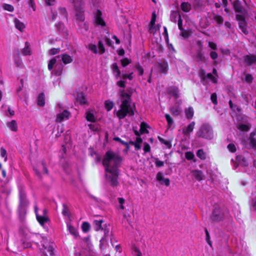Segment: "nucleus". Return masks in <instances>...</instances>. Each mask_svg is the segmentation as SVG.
Instances as JSON below:
<instances>
[{
  "instance_id": "54",
  "label": "nucleus",
  "mask_w": 256,
  "mask_h": 256,
  "mask_svg": "<svg viewBox=\"0 0 256 256\" xmlns=\"http://www.w3.org/2000/svg\"><path fill=\"white\" fill-rule=\"evenodd\" d=\"M94 124H88V126L89 128L92 132H96L98 129V125L94 124V122H93Z\"/></svg>"
},
{
  "instance_id": "43",
  "label": "nucleus",
  "mask_w": 256,
  "mask_h": 256,
  "mask_svg": "<svg viewBox=\"0 0 256 256\" xmlns=\"http://www.w3.org/2000/svg\"><path fill=\"white\" fill-rule=\"evenodd\" d=\"M102 222L103 220L102 219L94 220L93 224L94 226V228L96 230L98 231L100 230Z\"/></svg>"
},
{
  "instance_id": "19",
  "label": "nucleus",
  "mask_w": 256,
  "mask_h": 256,
  "mask_svg": "<svg viewBox=\"0 0 256 256\" xmlns=\"http://www.w3.org/2000/svg\"><path fill=\"white\" fill-rule=\"evenodd\" d=\"M39 168H34V170L36 172L38 176H40L41 174H48V170L46 168V164L44 162H42L38 166Z\"/></svg>"
},
{
  "instance_id": "46",
  "label": "nucleus",
  "mask_w": 256,
  "mask_h": 256,
  "mask_svg": "<svg viewBox=\"0 0 256 256\" xmlns=\"http://www.w3.org/2000/svg\"><path fill=\"white\" fill-rule=\"evenodd\" d=\"M114 106V102L110 100H106L104 102V106L107 111H110L112 110Z\"/></svg>"
},
{
  "instance_id": "30",
  "label": "nucleus",
  "mask_w": 256,
  "mask_h": 256,
  "mask_svg": "<svg viewBox=\"0 0 256 256\" xmlns=\"http://www.w3.org/2000/svg\"><path fill=\"white\" fill-rule=\"evenodd\" d=\"M113 74L116 76V78L120 77V70L116 63H114L111 66Z\"/></svg>"
},
{
  "instance_id": "18",
  "label": "nucleus",
  "mask_w": 256,
  "mask_h": 256,
  "mask_svg": "<svg viewBox=\"0 0 256 256\" xmlns=\"http://www.w3.org/2000/svg\"><path fill=\"white\" fill-rule=\"evenodd\" d=\"M195 124H196L194 122H192L187 126H184L182 128V133L184 134L186 136H189L190 134L192 132Z\"/></svg>"
},
{
  "instance_id": "49",
  "label": "nucleus",
  "mask_w": 256,
  "mask_h": 256,
  "mask_svg": "<svg viewBox=\"0 0 256 256\" xmlns=\"http://www.w3.org/2000/svg\"><path fill=\"white\" fill-rule=\"evenodd\" d=\"M196 156L202 160H205L206 158V154L202 149H200L197 151Z\"/></svg>"
},
{
  "instance_id": "23",
  "label": "nucleus",
  "mask_w": 256,
  "mask_h": 256,
  "mask_svg": "<svg viewBox=\"0 0 256 256\" xmlns=\"http://www.w3.org/2000/svg\"><path fill=\"white\" fill-rule=\"evenodd\" d=\"M132 252L134 256H142V254H145L144 250L142 248V250L140 248L139 244L134 245L132 248Z\"/></svg>"
},
{
  "instance_id": "8",
  "label": "nucleus",
  "mask_w": 256,
  "mask_h": 256,
  "mask_svg": "<svg viewBox=\"0 0 256 256\" xmlns=\"http://www.w3.org/2000/svg\"><path fill=\"white\" fill-rule=\"evenodd\" d=\"M62 61L64 64H66L70 63L72 61V56L67 54H62L57 56L50 61L48 64V69L51 70L53 68L54 64L57 62H61Z\"/></svg>"
},
{
  "instance_id": "50",
  "label": "nucleus",
  "mask_w": 256,
  "mask_h": 256,
  "mask_svg": "<svg viewBox=\"0 0 256 256\" xmlns=\"http://www.w3.org/2000/svg\"><path fill=\"white\" fill-rule=\"evenodd\" d=\"M82 229L84 232H88L90 229V224L86 222H83L82 224Z\"/></svg>"
},
{
  "instance_id": "33",
  "label": "nucleus",
  "mask_w": 256,
  "mask_h": 256,
  "mask_svg": "<svg viewBox=\"0 0 256 256\" xmlns=\"http://www.w3.org/2000/svg\"><path fill=\"white\" fill-rule=\"evenodd\" d=\"M255 133L252 132L250 134V138L248 139V143L249 146L252 148H256V140L254 138L255 136Z\"/></svg>"
},
{
  "instance_id": "39",
  "label": "nucleus",
  "mask_w": 256,
  "mask_h": 256,
  "mask_svg": "<svg viewBox=\"0 0 256 256\" xmlns=\"http://www.w3.org/2000/svg\"><path fill=\"white\" fill-rule=\"evenodd\" d=\"M37 103L38 105L39 106H44L45 102H44V93H40L39 94L38 97V100H37Z\"/></svg>"
},
{
  "instance_id": "37",
  "label": "nucleus",
  "mask_w": 256,
  "mask_h": 256,
  "mask_svg": "<svg viewBox=\"0 0 256 256\" xmlns=\"http://www.w3.org/2000/svg\"><path fill=\"white\" fill-rule=\"evenodd\" d=\"M186 118L188 120H190L192 118L194 114V110L192 107H189L186 108L184 110Z\"/></svg>"
},
{
  "instance_id": "45",
  "label": "nucleus",
  "mask_w": 256,
  "mask_h": 256,
  "mask_svg": "<svg viewBox=\"0 0 256 256\" xmlns=\"http://www.w3.org/2000/svg\"><path fill=\"white\" fill-rule=\"evenodd\" d=\"M108 238H102L100 241V247L102 250L106 248L108 244Z\"/></svg>"
},
{
  "instance_id": "48",
  "label": "nucleus",
  "mask_w": 256,
  "mask_h": 256,
  "mask_svg": "<svg viewBox=\"0 0 256 256\" xmlns=\"http://www.w3.org/2000/svg\"><path fill=\"white\" fill-rule=\"evenodd\" d=\"M179 16H180L179 13L176 12H172L170 14V20L172 22H176L179 18Z\"/></svg>"
},
{
  "instance_id": "40",
  "label": "nucleus",
  "mask_w": 256,
  "mask_h": 256,
  "mask_svg": "<svg viewBox=\"0 0 256 256\" xmlns=\"http://www.w3.org/2000/svg\"><path fill=\"white\" fill-rule=\"evenodd\" d=\"M180 7L182 10L184 12H188L191 9L190 4L188 2H182Z\"/></svg>"
},
{
  "instance_id": "9",
  "label": "nucleus",
  "mask_w": 256,
  "mask_h": 256,
  "mask_svg": "<svg viewBox=\"0 0 256 256\" xmlns=\"http://www.w3.org/2000/svg\"><path fill=\"white\" fill-rule=\"evenodd\" d=\"M228 217L229 213L228 211H223L219 208L216 207L212 212V218L214 221H220L225 218H228Z\"/></svg>"
},
{
  "instance_id": "16",
  "label": "nucleus",
  "mask_w": 256,
  "mask_h": 256,
  "mask_svg": "<svg viewBox=\"0 0 256 256\" xmlns=\"http://www.w3.org/2000/svg\"><path fill=\"white\" fill-rule=\"evenodd\" d=\"M96 112L95 110L92 109H88L86 112V120L91 122H95L96 121Z\"/></svg>"
},
{
  "instance_id": "60",
  "label": "nucleus",
  "mask_w": 256,
  "mask_h": 256,
  "mask_svg": "<svg viewBox=\"0 0 256 256\" xmlns=\"http://www.w3.org/2000/svg\"><path fill=\"white\" fill-rule=\"evenodd\" d=\"M134 77V74L133 72H131L129 74H123L122 75V78L124 80H126L128 79L129 80H132L133 78Z\"/></svg>"
},
{
  "instance_id": "5",
  "label": "nucleus",
  "mask_w": 256,
  "mask_h": 256,
  "mask_svg": "<svg viewBox=\"0 0 256 256\" xmlns=\"http://www.w3.org/2000/svg\"><path fill=\"white\" fill-rule=\"evenodd\" d=\"M20 203L18 208L19 217L23 220L26 214V209L28 204V202L26 198V193L22 190L19 191Z\"/></svg>"
},
{
  "instance_id": "41",
  "label": "nucleus",
  "mask_w": 256,
  "mask_h": 256,
  "mask_svg": "<svg viewBox=\"0 0 256 256\" xmlns=\"http://www.w3.org/2000/svg\"><path fill=\"white\" fill-rule=\"evenodd\" d=\"M86 48L94 54H96L98 52V46L95 44H89L86 46Z\"/></svg>"
},
{
  "instance_id": "61",
  "label": "nucleus",
  "mask_w": 256,
  "mask_h": 256,
  "mask_svg": "<svg viewBox=\"0 0 256 256\" xmlns=\"http://www.w3.org/2000/svg\"><path fill=\"white\" fill-rule=\"evenodd\" d=\"M158 29V28H156L155 24L151 25L150 24V27L149 28V32L150 34H154L156 30Z\"/></svg>"
},
{
  "instance_id": "7",
  "label": "nucleus",
  "mask_w": 256,
  "mask_h": 256,
  "mask_svg": "<svg viewBox=\"0 0 256 256\" xmlns=\"http://www.w3.org/2000/svg\"><path fill=\"white\" fill-rule=\"evenodd\" d=\"M198 137L207 140H212L214 137V132L212 126L208 124H203L197 132Z\"/></svg>"
},
{
  "instance_id": "57",
  "label": "nucleus",
  "mask_w": 256,
  "mask_h": 256,
  "mask_svg": "<svg viewBox=\"0 0 256 256\" xmlns=\"http://www.w3.org/2000/svg\"><path fill=\"white\" fill-rule=\"evenodd\" d=\"M229 105L230 108L234 112L238 111V112H240V109L236 105H234L232 104V100L229 101Z\"/></svg>"
},
{
  "instance_id": "10",
  "label": "nucleus",
  "mask_w": 256,
  "mask_h": 256,
  "mask_svg": "<svg viewBox=\"0 0 256 256\" xmlns=\"http://www.w3.org/2000/svg\"><path fill=\"white\" fill-rule=\"evenodd\" d=\"M20 234L22 237V244L24 248H28L31 246V244L29 242H26L24 240H28L31 238L32 234L30 232L28 228H21Z\"/></svg>"
},
{
  "instance_id": "4",
  "label": "nucleus",
  "mask_w": 256,
  "mask_h": 256,
  "mask_svg": "<svg viewBox=\"0 0 256 256\" xmlns=\"http://www.w3.org/2000/svg\"><path fill=\"white\" fill-rule=\"evenodd\" d=\"M70 1L73 4L74 6L76 20L82 22V24H79L80 27L84 31H88L89 28L88 24L86 22H82L84 20V16L82 2L78 0H70Z\"/></svg>"
},
{
  "instance_id": "44",
  "label": "nucleus",
  "mask_w": 256,
  "mask_h": 256,
  "mask_svg": "<svg viewBox=\"0 0 256 256\" xmlns=\"http://www.w3.org/2000/svg\"><path fill=\"white\" fill-rule=\"evenodd\" d=\"M148 128V124L145 122H142L140 125V131L142 134H146L148 132L147 128Z\"/></svg>"
},
{
  "instance_id": "56",
  "label": "nucleus",
  "mask_w": 256,
  "mask_h": 256,
  "mask_svg": "<svg viewBox=\"0 0 256 256\" xmlns=\"http://www.w3.org/2000/svg\"><path fill=\"white\" fill-rule=\"evenodd\" d=\"M2 8L6 10H8L10 12H12L14 10V8L12 6L9 4H4L2 6Z\"/></svg>"
},
{
  "instance_id": "47",
  "label": "nucleus",
  "mask_w": 256,
  "mask_h": 256,
  "mask_svg": "<svg viewBox=\"0 0 256 256\" xmlns=\"http://www.w3.org/2000/svg\"><path fill=\"white\" fill-rule=\"evenodd\" d=\"M238 128L242 131L247 132L250 130V126L248 124L240 123L237 126Z\"/></svg>"
},
{
  "instance_id": "12",
  "label": "nucleus",
  "mask_w": 256,
  "mask_h": 256,
  "mask_svg": "<svg viewBox=\"0 0 256 256\" xmlns=\"http://www.w3.org/2000/svg\"><path fill=\"white\" fill-rule=\"evenodd\" d=\"M102 12L97 9L94 12V24L98 26L103 28L106 26V22L102 17Z\"/></svg>"
},
{
  "instance_id": "52",
  "label": "nucleus",
  "mask_w": 256,
  "mask_h": 256,
  "mask_svg": "<svg viewBox=\"0 0 256 256\" xmlns=\"http://www.w3.org/2000/svg\"><path fill=\"white\" fill-rule=\"evenodd\" d=\"M98 49L99 50V52L100 54H102L105 52V48L104 46V44L102 40H99L98 42Z\"/></svg>"
},
{
  "instance_id": "55",
  "label": "nucleus",
  "mask_w": 256,
  "mask_h": 256,
  "mask_svg": "<svg viewBox=\"0 0 256 256\" xmlns=\"http://www.w3.org/2000/svg\"><path fill=\"white\" fill-rule=\"evenodd\" d=\"M186 158L188 160H192L194 158V153L192 152H187L185 153Z\"/></svg>"
},
{
  "instance_id": "32",
  "label": "nucleus",
  "mask_w": 256,
  "mask_h": 256,
  "mask_svg": "<svg viewBox=\"0 0 256 256\" xmlns=\"http://www.w3.org/2000/svg\"><path fill=\"white\" fill-rule=\"evenodd\" d=\"M7 126L12 132H16L18 130V124L15 120H12L8 122L6 124Z\"/></svg>"
},
{
  "instance_id": "27",
  "label": "nucleus",
  "mask_w": 256,
  "mask_h": 256,
  "mask_svg": "<svg viewBox=\"0 0 256 256\" xmlns=\"http://www.w3.org/2000/svg\"><path fill=\"white\" fill-rule=\"evenodd\" d=\"M14 63L17 68H24V66L22 62V58H20L19 54L14 56Z\"/></svg>"
},
{
  "instance_id": "15",
  "label": "nucleus",
  "mask_w": 256,
  "mask_h": 256,
  "mask_svg": "<svg viewBox=\"0 0 256 256\" xmlns=\"http://www.w3.org/2000/svg\"><path fill=\"white\" fill-rule=\"evenodd\" d=\"M70 112L67 110H64L62 112H60L56 115V122H60L63 120H66L69 118Z\"/></svg>"
},
{
  "instance_id": "64",
  "label": "nucleus",
  "mask_w": 256,
  "mask_h": 256,
  "mask_svg": "<svg viewBox=\"0 0 256 256\" xmlns=\"http://www.w3.org/2000/svg\"><path fill=\"white\" fill-rule=\"evenodd\" d=\"M58 10H59V12L64 17H65L66 18H67V12H66V9L64 8H58Z\"/></svg>"
},
{
  "instance_id": "26",
  "label": "nucleus",
  "mask_w": 256,
  "mask_h": 256,
  "mask_svg": "<svg viewBox=\"0 0 256 256\" xmlns=\"http://www.w3.org/2000/svg\"><path fill=\"white\" fill-rule=\"evenodd\" d=\"M158 68L160 72L163 74H166L168 70V64L165 60H161L158 63Z\"/></svg>"
},
{
  "instance_id": "22",
  "label": "nucleus",
  "mask_w": 256,
  "mask_h": 256,
  "mask_svg": "<svg viewBox=\"0 0 256 256\" xmlns=\"http://www.w3.org/2000/svg\"><path fill=\"white\" fill-rule=\"evenodd\" d=\"M169 110L174 116H179L182 112L180 106L176 104L170 107Z\"/></svg>"
},
{
  "instance_id": "53",
  "label": "nucleus",
  "mask_w": 256,
  "mask_h": 256,
  "mask_svg": "<svg viewBox=\"0 0 256 256\" xmlns=\"http://www.w3.org/2000/svg\"><path fill=\"white\" fill-rule=\"evenodd\" d=\"M135 68L140 76H142L143 74L144 69L138 63L136 64Z\"/></svg>"
},
{
  "instance_id": "38",
  "label": "nucleus",
  "mask_w": 256,
  "mask_h": 256,
  "mask_svg": "<svg viewBox=\"0 0 256 256\" xmlns=\"http://www.w3.org/2000/svg\"><path fill=\"white\" fill-rule=\"evenodd\" d=\"M192 176L198 180H200L203 179V174L200 170H195L192 172Z\"/></svg>"
},
{
  "instance_id": "58",
  "label": "nucleus",
  "mask_w": 256,
  "mask_h": 256,
  "mask_svg": "<svg viewBox=\"0 0 256 256\" xmlns=\"http://www.w3.org/2000/svg\"><path fill=\"white\" fill-rule=\"evenodd\" d=\"M118 201L119 204V208L121 210H124V204L125 202V200L122 198H118Z\"/></svg>"
},
{
  "instance_id": "35",
  "label": "nucleus",
  "mask_w": 256,
  "mask_h": 256,
  "mask_svg": "<svg viewBox=\"0 0 256 256\" xmlns=\"http://www.w3.org/2000/svg\"><path fill=\"white\" fill-rule=\"evenodd\" d=\"M15 27L20 31L22 32L25 28V25L21 22L18 19L15 18L14 20Z\"/></svg>"
},
{
  "instance_id": "6",
  "label": "nucleus",
  "mask_w": 256,
  "mask_h": 256,
  "mask_svg": "<svg viewBox=\"0 0 256 256\" xmlns=\"http://www.w3.org/2000/svg\"><path fill=\"white\" fill-rule=\"evenodd\" d=\"M203 42L200 40H196L195 44L191 48V53L198 61L204 62L205 57L202 52Z\"/></svg>"
},
{
  "instance_id": "36",
  "label": "nucleus",
  "mask_w": 256,
  "mask_h": 256,
  "mask_svg": "<svg viewBox=\"0 0 256 256\" xmlns=\"http://www.w3.org/2000/svg\"><path fill=\"white\" fill-rule=\"evenodd\" d=\"M142 142V140L140 136H137L134 141V146L136 150H138L141 148V144Z\"/></svg>"
},
{
  "instance_id": "51",
  "label": "nucleus",
  "mask_w": 256,
  "mask_h": 256,
  "mask_svg": "<svg viewBox=\"0 0 256 256\" xmlns=\"http://www.w3.org/2000/svg\"><path fill=\"white\" fill-rule=\"evenodd\" d=\"M0 154L1 157L4 158V161L6 162L8 160L7 152L6 150L4 148H0Z\"/></svg>"
},
{
  "instance_id": "59",
  "label": "nucleus",
  "mask_w": 256,
  "mask_h": 256,
  "mask_svg": "<svg viewBox=\"0 0 256 256\" xmlns=\"http://www.w3.org/2000/svg\"><path fill=\"white\" fill-rule=\"evenodd\" d=\"M227 148L228 150L231 152H234L236 150V146L232 143L228 144L227 146Z\"/></svg>"
},
{
  "instance_id": "31",
  "label": "nucleus",
  "mask_w": 256,
  "mask_h": 256,
  "mask_svg": "<svg viewBox=\"0 0 256 256\" xmlns=\"http://www.w3.org/2000/svg\"><path fill=\"white\" fill-rule=\"evenodd\" d=\"M67 228L68 230L70 233L74 236L75 238H77L78 236V232L76 228L70 224H67Z\"/></svg>"
},
{
  "instance_id": "24",
  "label": "nucleus",
  "mask_w": 256,
  "mask_h": 256,
  "mask_svg": "<svg viewBox=\"0 0 256 256\" xmlns=\"http://www.w3.org/2000/svg\"><path fill=\"white\" fill-rule=\"evenodd\" d=\"M76 102L79 103L80 105H84L88 104L85 95L83 92H80L78 94Z\"/></svg>"
},
{
  "instance_id": "3",
  "label": "nucleus",
  "mask_w": 256,
  "mask_h": 256,
  "mask_svg": "<svg viewBox=\"0 0 256 256\" xmlns=\"http://www.w3.org/2000/svg\"><path fill=\"white\" fill-rule=\"evenodd\" d=\"M233 6L236 14V18L238 21L239 28L246 35L248 34V32L247 30V24L246 21V17L248 15L246 9L243 6L238 0L233 2Z\"/></svg>"
},
{
  "instance_id": "34",
  "label": "nucleus",
  "mask_w": 256,
  "mask_h": 256,
  "mask_svg": "<svg viewBox=\"0 0 256 256\" xmlns=\"http://www.w3.org/2000/svg\"><path fill=\"white\" fill-rule=\"evenodd\" d=\"M236 160L240 165L245 166H248V162L242 156H236Z\"/></svg>"
},
{
  "instance_id": "20",
  "label": "nucleus",
  "mask_w": 256,
  "mask_h": 256,
  "mask_svg": "<svg viewBox=\"0 0 256 256\" xmlns=\"http://www.w3.org/2000/svg\"><path fill=\"white\" fill-rule=\"evenodd\" d=\"M54 69L53 71H52V73L56 76H59L61 75L63 70V65L62 64V62H57L56 64H54Z\"/></svg>"
},
{
  "instance_id": "2",
  "label": "nucleus",
  "mask_w": 256,
  "mask_h": 256,
  "mask_svg": "<svg viewBox=\"0 0 256 256\" xmlns=\"http://www.w3.org/2000/svg\"><path fill=\"white\" fill-rule=\"evenodd\" d=\"M121 104L120 109L114 111L116 116L120 119L124 118L126 116L134 115V106L131 104V94L124 90H120Z\"/></svg>"
},
{
  "instance_id": "14",
  "label": "nucleus",
  "mask_w": 256,
  "mask_h": 256,
  "mask_svg": "<svg viewBox=\"0 0 256 256\" xmlns=\"http://www.w3.org/2000/svg\"><path fill=\"white\" fill-rule=\"evenodd\" d=\"M66 146L63 145L62 146V150L60 152V164H62V167L64 170L67 172V167L68 166V164L67 162H66L64 164L65 162L64 154H66Z\"/></svg>"
},
{
  "instance_id": "13",
  "label": "nucleus",
  "mask_w": 256,
  "mask_h": 256,
  "mask_svg": "<svg viewBox=\"0 0 256 256\" xmlns=\"http://www.w3.org/2000/svg\"><path fill=\"white\" fill-rule=\"evenodd\" d=\"M21 86L17 90L16 94L20 100H26L28 98V94L26 90L23 89V80H20Z\"/></svg>"
},
{
  "instance_id": "25",
  "label": "nucleus",
  "mask_w": 256,
  "mask_h": 256,
  "mask_svg": "<svg viewBox=\"0 0 256 256\" xmlns=\"http://www.w3.org/2000/svg\"><path fill=\"white\" fill-rule=\"evenodd\" d=\"M156 178L162 184H164L166 186H170V180L168 178H164L161 172H159L156 175Z\"/></svg>"
},
{
  "instance_id": "17",
  "label": "nucleus",
  "mask_w": 256,
  "mask_h": 256,
  "mask_svg": "<svg viewBox=\"0 0 256 256\" xmlns=\"http://www.w3.org/2000/svg\"><path fill=\"white\" fill-rule=\"evenodd\" d=\"M244 62L248 66L256 64V55L249 54L244 56Z\"/></svg>"
},
{
  "instance_id": "62",
  "label": "nucleus",
  "mask_w": 256,
  "mask_h": 256,
  "mask_svg": "<svg viewBox=\"0 0 256 256\" xmlns=\"http://www.w3.org/2000/svg\"><path fill=\"white\" fill-rule=\"evenodd\" d=\"M245 82L248 83V84H250L252 80H253V77L250 74H246V76H245Z\"/></svg>"
},
{
  "instance_id": "63",
  "label": "nucleus",
  "mask_w": 256,
  "mask_h": 256,
  "mask_svg": "<svg viewBox=\"0 0 256 256\" xmlns=\"http://www.w3.org/2000/svg\"><path fill=\"white\" fill-rule=\"evenodd\" d=\"M210 100L214 104L216 105L218 104L217 102V96L216 93H213L211 94L210 96Z\"/></svg>"
},
{
  "instance_id": "21",
  "label": "nucleus",
  "mask_w": 256,
  "mask_h": 256,
  "mask_svg": "<svg viewBox=\"0 0 256 256\" xmlns=\"http://www.w3.org/2000/svg\"><path fill=\"white\" fill-rule=\"evenodd\" d=\"M167 92L168 94L175 98H178L179 96V90L177 86H170L167 90Z\"/></svg>"
},
{
  "instance_id": "1",
  "label": "nucleus",
  "mask_w": 256,
  "mask_h": 256,
  "mask_svg": "<svg viewBox=\"0 0 256 256\" xmlns=\"http://www.w3.org/2000/svg\"><path fill=\"white\" fill-rule=\"evenodd\" d=\"M121 160L118 154L110 150L108 151L104 157L102 164L104 167L106 178L113 186L118 184V167Z\"/></svg>"
},
{
  "instance_id": "29",
  "label": "nucleus",
  "mask_w": 256,
  "mask_h": 256,
  "mask_svg": "<svg viewBox=\"0 0 256 256\" xmlns=\"http://www.w3.org/2000/svg\"><path fill=\"white\" fill-rule=\"evenodd\" d=\"M22 54L23 56H30L31 54V49L30 48V44L28 42H25V46L24 48L22 50Z\"/></svg>"
},
{
  "instance_id": "11",
  "label": "nucleus",
  "mask_w": 256,
  "mask_h": 256,
  "mask_svg": "<svg viewBox=\"0 0 256 256\" xmlns=\"http://www.w3.org/2000/svg\"><path fill=\"white\" fill-rule=\"evenodd\" d=\"M38 208L36 205L34 206V212L36 215V220L38 221V222L40 223V224L44 228V226L48 222L50 221L46 215V210H43V214L42 215H40L38 213Z\"/></svg>"
},
{
  "instance_id": "28",
  "label": "nucleus",
  "mask_w": 256,
  "mask_h": 256,
  "mask_svg": "<svg viewBox=\"0 0 256 256\" xmlns=\"http://www.w3.org/2000/svg\"><path fill=\"white\" fill-rule=\"evenodd\" d=\"M218 73L216 70V68H214L212 70V74L210 73H208L206 74V78L210 80L213 83H216L217 82V77Z\"/></svg>"
},
{
  "instance_id": "42",
  "label": "nucleus",
  "mask_w": 256,
  "mask_h": 256,
  "mask_svg": "<svg viewBox=\"0 0 256 256\" xmlns=\"http://www.w3.org/2000/svg\"><path fill=\"white\" fill-rule=\"evenodd\" d=\"M164 117L166 119L168 128H171L174 124V120L168 114H165Z\"/></svg>"
}]
</instances>
